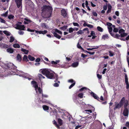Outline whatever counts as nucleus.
<instances>
[{"label": "nucleus", "mask_w": 129, "mask_h": 129, "mask_svg": "<svg viewBox=\"0 0 129 129\" xmlns=\"http://www.w3.org/2000/svg\"><path fill=\"white\" fill-rule=\"evenodd\" d=\"M43 11L46 13V18H49L51 17L52 12V8L51 7L49 6L45 5L44 6Z\"/></svg>", "instance_id": "f257e3e1"}, {"label": "nucleus", "mask_w": 129, "mask_h": 129, "mask_svg": "<svg viewBox=\"0 0 129 129\" xmlns=\"http://www.w3.org/2000/svg\"><path fill=\"white\" fill-rule=\"evenodd\" d=\"M125 81L126 85V88L127 89H128L129 88V84L128 81V78L126 74H125Z\"/></svg>", "instance_id": "f03ea898"}, {"label": "nucleus", "mask_w": 129, "mask_h": 129, "mask_svg": "<svg viewBox=\"0 0 129 129\" xmlns=\"http://www.w3.org/2000/svg\"><path fill=\"white\" fill-rule=\"evenodd\" d=\"M22 0H15L18 8H19L22 5Z\"/></svg>", "instance_id": "7ed1b4c3"}, {"label": "nucleus", "mask_w": 129, "mask_h": 129, "mask_svg": "<svg viewBox=\"0 0 129 129\" xmlns=\"http://www.w3.org/2000/svg\"><path fill=\"white\" fill-rule=\"evenodd\" d=\"M50 71L46 69H43L41 71V73L44 75H45L46 77L47 75L49 74Z\"/></svg>", "instance_id": "20e7f679"}, {"label": "nucleus", "mask_w": 129, "mask_h": 129, "mask_svg": "<svg viewBox=\"0 0 129 129\" xmlns=\"http://www.w3.org/2000/svg\"><path fill=\"white\" fill-rule=\"evenodd\" d=\"M54 75L53 73L50 71L49 74L47 75L46 77L48 78L52 79L54 77Z\"/></svg>", "instance_id": "39448f33"}, {"label": "nucleus", "mask_w": 129, "mask_h": 129, "mask_svg": "<svg viewBox=\"0 0 129 129\" xmlns=\"http://www.w3.org/2000/svg\"><path fill=\"white\" fill-rule=\"evenodd\" d=\"M90 94L94 98V99L97 100L98 101H100L99 100V98L98 97L96 94L92 92L90 93Z\"/></svg>", "instance_id": "423d86ee"}, {"label": "nucleus", "mask_w": 129, "mask_h": 129, "mask_svg": "<svg viewBox=\"0 0 129 129\" xmlns=\"http://www.w3.org/2000/svg\"><path fill=\"white\" fill-rule=\"evenodd\" d=\"M31 83L33 85V86L35 88V89L36 90L38 88V85L37 82L35 81H32L31 82Z\"/></svg>", "instance_id": "0eeeda50"}, {"label": "nucleus", "mask_w": 129, "mask_h": 129, "mask_svg": "<svg viewBox=\"0 0 129 129\" xmlns=\"http://www.w3.org/2000/svg\"><path fill=\"white\" fill-rule=\"evenodd\" d=\"M7 66L8 69H12L13 67V69L15 70L16 69V67L14 66L13 63H10L7 64Z\"/></svg>", "instance_id": "6e6552de"}, {"label": "nucleus", "mask_w": 129, "mask_h": 129, "mask_svg": "<svg viewBox=\"0 0 129 129\" xmlns=\"http://www.w3.org/2000/svg\"><path fill=\"white\" fill-rule=\"evenodd\" d=\"M61 14L64 17H66L67 16V13L64 9H63L61 10Z\"/></svg>", "instance_id": "1a4fd4ad"}, {"label": "nucleus", "mask_w": 129, "mask_h": 129, "mask_svg": "<svg viewBox=\"0 0 129 129\" xmlns=\"http://www.w3.org/2000/svg\"><path fill=\"white\" fill-rule=\"evenodd\" d=\"M116 105L114 108V110H115L117 108L119 109L123 105L119 103L117 104L115 102V105Z\"/></svg>", "instance_id": "9d476101"}, {"label": "nucleus", "mask_w": 129, "mask_h": 129, "mask_svg": "<svg viewBox=\"0 0 129 129\" xmlns=\"http://www.w3.org/2000/svg\"><path fill=\"white\" fill-rule=\"evenodd\" d=\"M128 110L127 108H125L124 109L123 112V114L124 116H126L128 115Z\"/></svg>", "instance_id": "9b49d317"}, {"label": "nucleus", "mask_w": 129, "mask_h": 129, "mask_svg": "<svg viewBox=\"0 0 129 129\" xmlns=\"http://www.w3.org/2000/svg\"><path fill=\"white\" fill-rule=\"evenodd\" d=\"M57 120L59 126L62 125L63 124L62 120L60 118H58Z\"/></svg>", "instance_id": "f8f14e48"}, {"label": "nucleus", "mask_w": 129, "mask_h": 129, "mask_svg": "<svg viewBox=\"0 0 129 129\" xmlns=\"http://www.w3.org/2000/svg\"><path fill=\"white\" fill-rule=\"evenodd\" d=\"M52 122L53 124L55 125V126L57 128H59V126L57 124V122L55 121V120H54Z\"/></svg>", "instance_id": "ddd939ff"}, {"label": "nucleus", "mask_w": 129, "mask_h": 129, "mask_svg": "<svg viewBox=\"0 0 129 129\" xmlns=\"http://www.w3.org/2000/svg\"><path fill=\"white\" fill-rule=\"evenodd\" d=\"M112 9V6L111 5H109L108 7V10L107 12V14L110 13L111 11V9Z\"/></svg>", "instance_id": "4468645a"}, {"label": "nucleus", "mask_w": 129, "mask_h": 129, "mask_svg": "<svg viewBox=\"0 0 129 129\" xmlns=\"http://www.w3.org/2000/svg\"><path fill=\"white\" fill-rule=\"evenodd\" d=\"M100 100L102 101H104V102H102V104L104 105H106L107 104V102L106 100H104V98L102 96H101L100 97Z\"/></svg>", "instance_id": "2eb2a0df"}, {"label": "nucleus", "mask_w": 129, "mask_h": 129, "mask_svg": "<svg viewBox=\"0 0 129 129\" xmlns=\"http://www.w3.org/2000/svg\"><path fill=\"white\" fill-rule=\"evenodd\" d=\"M7 52L10 53H13L14 52L13 49L12 48H9L7 49Z\"/></svg>", "instance_id": "dca6fc26"}, {"label": "nucleus", "mask_w": 129, "mask_h": 129, "mask_svg": "<svg viewBox=\"0 0 129 129\" xmlns=\"http://www.w3.org/2000/svg\"><path fill=\"white\" fill-rule=\"evenodd\" d=\"M21 51L23 52L24 54H27L29 52L28 50L23 48H21Z\"/></svg>", "instance_id": "f3484780"}, {"label": "nucleus", "mask_w": 129, "mask_h": 129, "mask_svg": "<svg viewBox=\"0 0 129 129\" xmlns=\"http://www.w3.org/2000/svg\"><path fill=\"white\" fill-rule=\"evenodd\" d=\"M120 35L117 34H116L115 35L114 38L117 39H120V40L121 39H123L122 38H121V37L120 38Z\"/></svg>", "instance_id": "a211bd4d"}, {"label": "nucleus", "mask_w": 129, "mask_h": 129, "mask_svg": "<svg viewBox=\"0 0 129 129\" xmlns=\"http://www.w3.org/2000/svg\"><path fill=\"white\" fill-rule=\"evenodd\" d=\"M108 52L109 56L110 57H112L115 55L114 52L111 50L109 51Z\"/></svg>", "instance_id": "6ab92c4d"}, {"label": "nucleus", "mask_w": 129, "mask_h": 129, "mask_svg": "<svg viewBox=\"0 0 129 129\" xmlns=\"http://www.w3.org/2000/svg\"><path fill=\"white\" fill-rule=\"evenodd\" d=\"M78 64L79 63L78 62H75L72 63V66L73 67H76L78 66Z\"/></svg>", "instance_id": "aec40b11"}, {"label": "nucleus", "mask_w": 129, "mask_h": 129, "mask_svg": "<svg viewBox=\"0 0 129 129\" xmlns=\"http://www.w3.org/2000/svg\"><path fill=\"white\" fill-rule=\"evenodd\" d=\"M40 101L42 102V103H46L47 102V100L45 98H42V99L40 98H39Z\"/></svg>", "instance_id": "412c9836"}, {"label": "nucleus", "mask_w": 129, "mask_h": 129, "mask_svg": "<svg viewBox=\"0 0 129 129\" xmlns=\"http://www.w3.org/2000/svg\"><path fill=\"white\" fill-rule=\"evenodd\" d=\"M125 100V98L124 97H123L122 98L119 103L123 105Z\"/></svg>", "instance_id": "4be33fe9"}, {"label": "nucleus", "mask_w": 129, "mask_h": 129, "mask_svg": "<svg viewBox=\"0 0 129 129\" xmlns=\"http://www.w3.org/2000/svg\"><path fill=\"white\" fill-rule=\"evenodd\" d=\"M13 47L15 48H19L20 46L18 44H14L13 45Z\"/></svg>", "instance_id": "5701e85b"}, {"label": "nucleus", "mask_w": 129, "mask_h": 129, "mask_svg": "<svg viewBox=\"0 0 129 129\" xmlns=\"http://www.w3.org/2000/svg\"><path fill=\"white\" fill-rule=\"evenodd\" d=\"M23 61H25L26 62L28 61V60L27 58V56L26 55H24L23 57Z\"/></svg>", "instance_id": "b1692460"}, {"label": "nucleus", "mask_w": 129, "mask_h": 129, "mask_svg": "<svg viewBox=\"0 0 129 129\" xmlns=\"http://www.w3.org/2000/svg\"><path fill=\"white\" fill-rule=\"evenodd\" d=\"M28 58L30 60L32 61L34 60L35 59L34 57L31 56V55L28 56Z\"/></svg>", "instance_id": "393cba45"}, {"label": "nucleus", "mask_w": 129, "mask_h": 129, "mask_svg": "<svg viewBox=\"0 0 129 129\" xmlns=\"http://www.w3.org/2000/svg\"><path fill=\"white\" fill-rule=\"evenodd\" d=\"M94 47H93V48H88L87 49L88 50L90 51V50H92L93 49H97L99 47V46H96L95 47V46H94Z\"/></svg>", "instance_id": "a878e982"}, {"label": "nucleus", "mask_w": 129, "mask_h": 129, "mask_svg": "<svg viewBox=\"0 0 129 129\" xmlns=\"http://www.w3.org/2000/svg\"><path fill=\"white\" fill-rule=\"evenodd\" d=\"M43 109L45 110H48L49 109V107L45 105H43Z\"/></svg>", "instance_id": "bb28decb"}, {"label": "nucleus", "mask_w": 129, "mask_h": 129, "mask_svg": "<svg viewBox=\"0 0 129 129\" xmlns=\"http://www.w3.org/2000/svg\"><path fill=\"white\" fill-rule=\"evenodd\" d=\"M120 37H121V38H122L127 36V34L126 33L124 32L120 34Z\"/></svg>", "instance_id": "cd10ccee"}, {"label": "nucleus", "mask_w": 129, "mask_h": 129, "mask_svg": "<svg viewBox=\"0 0 129 129\" xmlns=\"http://www.w3.org/2000/svg\"><path fill=\"white\" fill-rule=\"evenodd\" d=\"M76 33L78 35H79V34H83L84 33V32H83V30H80L78 31Z\"/></svg>", "instance_id": "c85d7f7f"}, {"label": "nucleus", "mask_w": 129, "mask_h": 129, "mask_svg": "<svg viewBox=\"0 0 129 129\" xmlns=\"http://www.w3.org/2000/svg\"><path fill=\"white\" fill-rule=\"evenodd\" d=\"M59 62V60H56L55 61H51V63L53 64H55V65L57 64V63H58Z\"/></svg>", "instance_id": "c756f323"}, {"label": "nucleus", "mask_w": 129, "mask_h": 129, "mask_svg": "<svg viewBox=\"0 0 129 129\" xmlns=\"http://www.w3.org/2000/svg\"><path fill=\"white\" fill-rule=\"evenodd\" d=\"M8 18L10 20L13 19L14 18V16L12 15H10L8 16Z\"/></svg>", "instance_id": "7c9ffc66"}, {"label": "nucleus", "mask_w": 129, "mask_h": 129, "mask_svg": "<svg viewBox=\"0 0 129 129\" xmlns=\"http://www.w3.org/2000/svg\"><path fill=\"white\" fill-rule=\"evenodd\" d=\"M97 29L99 31L102 32L103 31V29L100 26H98L97 27Z\"/></svg>", "instance_id": "2f4dec72"}, {"label": "nucleus", "mask_w": 129, "mask_h": 129, "mask_svg": "<svg viewBox=\"0 0 129 129\" xmlns=\"http://www.w3.org/2000/svg\"><path fill=\"white\" fill-rule=\"evenodd\" d=\"M17 58L18 60L20 61L22 59L21 55L19 54H17Z\"/></svg>", "instance_id": "473e14b6"}, {"label": "nucleus", "mask_w": 129, "mask_h": 129, "mask_svg": "<svg viewBox=\"0 0 129 129\" xmlns=\"http://www.w3.org/2000/svg\"><path fill=\"white\" fill-rule=\"evenodd\" d=\"M20 26H21L20 27V29H19V30H25V27L24 25H20Z\"/></svg>", "instance_id": "72a5a7b5"}, {"label": "nucleus", "mask_w": 129, "mask_h": 129, "mask_svg": "<svg viewBox=\"0 0 129 129\" xmlns=\"http://www.w3.org/2000/svg\"><path fill=\"white\" fill-rule=\"evenodd\" d=\"M54 36L59 39H60L61 38V36L58 35L57 33L55 34V35H54Z\"/></svg>", "instance_id": "f704fd0d"}, {"label": "nucleus", "mask_w": 129, "mask_h": 129, "mask_svg": "<svg viewBox=\"0 0 129 129\" xmlns=\"http://www.w3.org/2000/svg\"><path fill=\"white\" fill-rule=\"evenodd\" d=\"M3 33L6 35L8 36L10 35V33L8 31L5 30L3 31Z\"/></svg>", "instance_id": "c9c22d12"}, {"label": "nucleus", "mask_w": 129, "mask_h": 129, "mask_svg": "<svg viewBox=\"0 0 129 129\" xmlns=\"http://www.w3.org/2000/svg\"><path fill=\"white\" fill-rule=\"evenodd\" d=\"M129 40V35L125 39L123 38V39H120V40L124 41H125L126 40Z\"/></svg>", "instance_id": "e433bc0d"}, {"label": "nucleus", "mask_w": 129, "mask_h": 129, "mask_svg": "<svg viewBox=\"0 0 129 129\" xmlns=\"http://www.w3.org/2000/svg\"><path fill=\"white\" fill-rule=\"evenodd\" d=\"M77 47L79 49H81V50H84L83 48L81 47L80 44H79V43L78 42L77 45Z\"/></svg>", "instance_id": "4c0bfd02"}, {"label": "nucleus", "mask_w": 129, "mask_h": 129, "mask_svg": "<svg viewBox=\"0 0 129 129\" xmlns=\"http://www.w3.org/2000/svg\"><path fill=\"white\" fill-rule=\"evenodd\" d=\"M102 38H103V39H104V40H105L106 38H108V35L106 34L103 35L102 37Z\"/></svg>", "instance_id": "58836bf2"}, {"label": "nucleus", "mask_w": 129, "mask_h": 129, "mask_svg": "<svg viewBox=\"0 0 129 129\" xmlns=\"http://www.w3.org/2000/svg\"><path fill=\"white\" fill-rule=\"evenodd\" d=\"M83 94L82 93H80L78 94V96L79 97L82 98L83 97Z\"/></svg>", "instance_id": "ea45409f"}, {"label": "nucleus", "mask_w": 129, "mask_h": 129, "mask_svg": "<svg viewBox=\"0 0 129 129\" xmlns=\"http://www.w3.org/2000/svg\"><path fill=\"white\" fill-rule=\"evenodd\" d=\"M16 26L15 27V28L16 29L19 30L20 29V27L21 26H20V25H19L17 23L16 24Z\"/></svg>", "instance_id": "a19ab883"}, {"label": "nucleus", "mask_w": 129, "mask_h": 129, "mask_svg": "<svg viewBox=\"0 0 129 129\" xmlns=\"http://www.w3.org/2000/svg\"><path fill=\"white\" fill-rule=\"evenodd\" d=\"M125 31V30L124 29H121L119 30L118 32L119 34H121L124 32Z\"/></svg>", "instance_id": "79ce46f5"}, {"label": "nucleus", "mask_w": 129, "mask_h": 129, "mask_svg": "<svg viewBox=\"0 0 129 129\" xmlns=\"http://www.w3.org/2000/svg\"><path fill=\"white\" fill-rule=\"evenodd\" d=\"M67 27L68 26H67L64 25L62 27H60V28L61 30H65L67 28Z\"/></svg>", "instance_id": "37998d69"}, {"label": "nucleus", "mask_w": 129, "mask_h": 129, "mask_svg": "<svg viewBox=\"0 0 129 129\" xmlns=\"http://www.w3.org/2000/svg\"><path fill=\"white\" fill-rule=\"evenodd\" d=\"M24 20L26 21L27 23H28V24L30 23L31 22L30 20L26 18H24Z\"/></svg>", "instance_id": "c03bdc74"}, {"label": "nucleus", "mask_w": 129, "mask_h": 129, "mask_svg": "<svg viewBox=\"0 0 129 129\" xmlns=\"http://www.w3.org/2000/svg\"><path fill=\"white\" fill-rule=\"evenodd\" d=\"M108 28L109 33L112 32L113 30V29L112 27H108Z\"/></svg>", "instance_id": "a18cd8bd"}, {"label": "nucleus", "mask_w": 129, "mask_h": 129, "mask_svg": "<svg viewBox=\"0 0 129 129\" xmlns=\"http://www.w3.org/2000/svg\"><path fill=\"white\" fill-rule=\"evenodd\" d=\"M42 26L43 27L47 28V25L45 23H42Z\"/></svg>", "instance_id": "49530a36"}, {"label": "nucleus", "mask_w": 129, "mask_h": 129, "mask_svg": "<svg viewBox=\"0 0 129 129\" xmlns=\"http://www.w3.org/2000/svg\"><path fill=\"white\" fill-rule=\"evenodd\" d=\"M75 82H74L69 87V89L71 88L75 84Z\"/></svg>", "instance_id": "de8ad7c7"}, {"label": "nucleus", "mask_w": 129, "mask_h": 129, "mask_svg": "<svg viewBox=\"0 0 129 129\" xmlns=\"http://www.w3.org/2000/svg\"><path fill=\"white\" fill-rule=\"evenodd\" d=\"M54 29L55 31V32H57L60 34H62V32L61 31L59 30L58 29Z\"/></svg>", "instance_id": "09e8293b"}, {"label": "nucleus", "mask_w": 129, "mask_h": 129, "mask_svg": "<svg viewBox=\"0 0 129 129\" xmlns=\"http://www.w3.org/2000/svg\"><path fill=\"white\" fill-rule=\"evenodd\" d=\"M87 89V88L85 87H82L81 89H79V91H82L84 90H86Z\"/></svg>", "instance_id": "8fccbe9b"}, {"label": "nucleus", "mask_w": 129, "mask_h": 129, "mask_svg": "<svg viewBox=\"0 0 129 129\" xmlns=\"http://www.w3.org/2000/svg\"><path fill=\"white\" fill-rule=\"evenodd\" d=\"M14 38L13 37H11L10 38V40L9 41V42L12 43L14 41Z\"/></svg>", "instance_id": "3c124183"}, {"label": "nucleus", "mask_w": 129, "mask_h": 129, "mask_svg": "<svg viewBox=\"0 0 129 129\" xmlns=\"http://www.w3.org/2000/svg\"><path fill=\"white\" fill-rule=\"evenodd\" d=\"M2 46L4 48H8V46L7 44H3L2 45Z\"/></svg>", "instance_id": "603ef678"}, {"label": "nucleus", "mask_w": 129, "mask_h": 129, "mask_svg": "<svg viewBox=\"0 0 129 129\" xmlns=\"http://www.w3.org/2000/svg\"><path fill=\"white\" fill-rule=\"evenodd\" d=\"M38 88L39 93H41L42 94V93H43L42 90L41 89L40 87H38Z\"/></svg>", "instance_id": "864d4df0"}, {"label": "nucleus", "mask_w": 129, "mask_h": 129, "mask_svg": "<svg viewBox=\"0 0 129 129\" xmlns=\"http://www.w3.org/2000/svg\"><path fill=\"white\" fill-rule=\"evenodd\" d=\"M73 31H74L73 28L72 27H70L69 28V32L70 33H72Z\"/></svg>", "instance_id": "5fc2aeb1"}, {"label": "nucleus", "mask_w": 129, "mask_h": 129, "mask_svg": "<svg viewBox=\"0 0 129 129\" xmlns=\"http://www.w3.org/2000/svg\"><path fill=\"white\" fill-rule=\"evenodd\" d=\"M38 76L40 80H41V79H42V77L43 76L42 74H38Z\"/></svg>", "instance_id": "6e6d98bb"}, {"label": "nucleus", "mask_w": 129, "mask_h": 129, "mask_svg": "<svg viewBox=\"0 0 129 129\" xmlns=\"http://www.w3.org/2000/svg\"><path fill=\"white\" fill-rule=\"evenodd\" d=\"M27 30L28 31L31 32H34L35 31V30H36L35 29H31L29 28H27Z\"/></svg>", "instance_id": "4d7b16f0"}, {"label": "nucleus", "mask_w": 129, "mask_h": 129, "mask_svg": "<svg viewBox=\"0 0 129 129\" xmlns=\"http://www.w3.org/2000/svg\"><path fill=\"white\" fill-rule=\"evenodd\" d=\"M128 101H127V102H125L124 105V109H125V108H127V107L128 105Z\"/></svg>", "instance_id": "13d9d810"}, {"label": "nucleus", "mask_w": 129, "mask_h": 129, "mask_svg": "<svg viewBox=\"0 0 129 129\" xmlns=\"http://www.w3.org/2000/svg\"><path fill=\"white\" fill-rule=\"evenodd\" d=\"M113 31L115 33H117L118 31V29L116 28H114L113 29Z\"/></svg>", "instance_id": "bf43d9fd"}, {"label": "nucleus", "mask_w": 129, "mask_h": 129, "mask_svg": "<svg viewBox=\"0 0 129 129\" xmlns=\"http://www.w3.org/2000/svg\"><path fill=\"white\" fill-rule=\"evenodd\" d=\"M92 14L93 15L95 16H97L98 15V14L97 13L94 11H93L92 12Z\"/></svg>", "instance_id": "052dcab7"}, {"label": "nucleus", "mask_w": 129, "mask_h": 129, "mask_svg": "<svg viewBox=\"0 0 129 129\" xmlns=\"http://www.w3.org/2000/svg\"><path fill=\"white\" fill-rule=\"evenodd\" d=\"M0 21L4 23H5L6 21L5 20L1 18L0 17Z\"/></svg>", "instance_id": "680f3d73"}, {"label": "nucleus", "mask_w": 129, "mask_h": 129, "mask_svg": "<svg viewBox=\"0 0 129 129\" xmlns=\"http://www.w3.org/2000/svg\"><path fill=\"white\" fill-rule=\"evenodd\" d=\"M106 24L107 25L109 26V27H111V26L112 25V24L109 22H107Z\"/></svg>", "instance_id": "e2e57ef3"}, {"label": "nucleus", "mask_w": 129, "mask_h": 129, "mask_svg": "<svg viewBox=\"0 0 129 129\" xmlns=\"http://www.w3.org/2000/svg\"><path fill=\"white\" fill-rule=\"evenodd\" d=\"M73 24L74 26H76L78 27H79V24L77 23L73 22Z\"/></svg>", "instance_id": "0e129e2a"}, {"label": "nucleus", "mask_w": 129, "mask_h": 129, "mask_svg": "<svg viewBox=\"0 0 129 129\" xmlns=\"http://www.w3.org/2000/svg\"><path fill=\"white\" fill-rule=\"evenodd\" d=\"M8 13V11H6L5 13L3 14V16L6 17L7 16Z\"/></svg>", "instance_id": "69168bd1"}, {"label": "nucleus", "mask_w": 129, "mask_h": 129, "mask_svg": "<svg viewBox=\"0 0 129 129\" xmlns=\"http://www.w3.org/2000/svg\"><path fill=\"white\" fill-rule=\"evenodd\" d=\"M97 77L99 79H101L102 78V76L101 75H100L99 74H97Z\"/></svg>", "instance_id": "338daca9"}, {"label": "nucleus", "mask_w": 129, "mask_h": 129, "mask_svg": "<svg viewBox=\"0 0 129 129\" xmlns=\"http://www.w3.org/2000/svg\"><path fill=\"white\" fill-rule=\"evenodd\" d=\"M127 61L128 63V67H129V57L127 56L126 57Z\"/></svg>", "instance_id": "774afa93"}]
</instances>
